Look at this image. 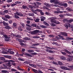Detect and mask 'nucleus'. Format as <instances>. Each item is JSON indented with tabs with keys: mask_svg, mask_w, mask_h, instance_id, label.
I'll list each match as a JSON object with an SVG mask.
<instances>
[{
	"mask_svg": "<svg viewBox=\"0 0 73 73\" xmlns=\"http://www.w3.org/2000/svg\"><path fill=\"white\" fill-rule=\"evenodd\" d=\"M68 67L69 68H71V69H73V66H68Z\"/></svg>",
	"mask_w": 73,
	"mask_h": 73,
	"instance_id": "obj_42",
	"label": "nucleus"
},
{
	"mask_svg": "<svg viewBox=\"0 0 73 73\" xmlns=\"http://www.w3.org/2000/svg\"><path fill=\"white\" fill-rule=\"evenodd\" d=\"M18 30L20 31H21L23 30V27L21 26H19L18 27Z\"/></svg>",
	"mask_w": 73,
	"mask_h": 73,
	"instance_id": "obj_21",
	"label": "nucleus"
},
{
	"mask_svg": "<svg viewBox=\"0 0 73 73\" xmlns=\"http://www.w3.org/2000/svg\"><path fill=\"white\" fill-rule=\"evenodd\" d=\"M60 5H63V6H64V7H67V4L66 3H64L63 5H62V3H60Z\"/></svg>",
	"mask_w": 73,
	"mask_h": 73,
	"instance_id": "obj_18",
	"label": "nucleus"
},
{
	"mask_svg": "<svg viewBox=\"0 0 73 73\" xmlns=\"http://www.w3.org/2000/svg\"><path fill=\"white\" fill-rule=\"evenodd\" d=\"M51 62V64H57L56 63L54 62Z\"/></svg>",
	"mask_w": 73,
	"mask_h": 73,
	"instance_id": "obj_55",
	"label": "nucleus"
},
{
	"mask_svg": "<svg viewBox=\"0 0 73 73\" xmlns=\"http://www.w3.org/2000/svg\"><path fill=\"white\" fill-rule=\"evenodd\" d=\"M72 21H73V19L70 20L68 21V23H72Z\"/></svg>",
	"mask_w": 73,
	"mask_h": 73,
	"instance_id": "obj_40",
	"label": "nucleus"
},
{
	"mask_svg": "<svg viewBox=\"0 0 73 73\" xmlns=\"http://www.w3.org/2000/svg\"><path fill=\"white\" fill-rule=\"evenodd\" d=\"M16 4L15 3H13L11 5V7H14L15 5H16Z\"/></svg>",
	"mask_w": 73,
	"mask_h": 73,
	"instance_id": "obj_46",
	"label": "nucleus"
},
{
	"mask_svg": "<svg viewBox=\"0 0 73 73\" xmlns=\"http://www.w3.org/2000/svg\"><path fill=\"white\" fill-rule=\"evenodd\" d=\"M36 23H37V22H38L40 20V19H34Z\"/></svg>",
	"mask_w": 73,
	"mask_h": 73,
	"instance_id": "obj_22",
	"label": "nucleus"
},
{
	"mask_svg": "<svg viewBox=\"0 0 73 73\" xmlns=\"http://www.w3.org/2000/svg\"><path fill=\"white\" fill-rule=\"evenodd\" d=\"M33 72L36 73H43V72H42L40 70H39L38 71L35 69H33Z\"/></svg>",
	"mask_w": 73,
	"mask_h": 73,
	"instance_id": "obj_9",
	"label": "nucleus"
},
{
	"mask_svg": "<svg viewBox=\"0 0 73 73\" xmlns=\"http://www.w3.org/2000/svg\"><path fill=\"white\" fill-rule=\"evenodd\" d=\"M13 27H14V28H17V25L16 24V23H13Z\"/></svg>",
	"mask_w": 73,
	"mask_h": 73,
	"instance_id": "obj_23",
	"label": "nucleus"
},
{
	"mask_svg": "<svg viewBox=\"0 0 73 73\" xmlns=\"http://www.w3.org/2000/svg\"><path fill=\"white\" fill-rule=\"evenodd\" d=\"M3 36L5 38L4 39L5 41H8L9 40V38H10V35H3Z\"/></svg>",
	"mask_w": 73,
	"mask_h": 73,
	"instance_id": "obj_3",
	"label": "nucleus"
},
{
	"mask_svg": "<svg viewBox=\"0 0 73 73\" xmlns=\"http://www.w3.org/2000/svg\"><path fill=\"white\" fill-rule=\"evenodd\" d=\"M40 17L41 19V21H44V20H45V19H46L45 17L42 16Z\"/></svg>",
	"mask_w": 73,
	"mask_h": 73,
	"instance_id": "obj_14",
	"label": "nucleus"
},
{
	"mask_svg": "<svg viewBox=\"0 0 73 73\" xmlns=\"http://www.w3.org/2000/svg\"><path fill=\"white\" fill-rule=\"evenodd\" d=\"M36 4H37V5H41V3L36 2Z\"/></svg>",
	"mask_w": 73,
	"mask_h": 73,
	"instance_id": "obj_52",
	"label": "nucleus"
},
{
	"mask_svg": "<svg viewBox=\"0 0 73 73\" xmlns=\"http://www.w3.org/2000/svg\"><path fill=\"white\" fill-rule=\"evenodd\" d=\"M25 49H22V53H23V54H24V51H25Z\"/></svg>",
	"mask_w": 73,
	"mask_h": 73,
	"instance_id": "obj_43",
	"label": "nucleus"
},
{
	"mask_svg": "<svg viewBox=\"0 0 73 73\" xmlns=\"http://www.w3.org/2000/svg\"><path fill=\"white\" fill-rule=\"evenodd\" d=\"M67 40H73V38H66Z\"/></svg>",
	"mask_w": 73,
	"mask_h": 73,
	"instance_id": "obj_33",
	"label": "nucleus"
},
{
	"mask_svg": "<svg viewBox=\"0 0 73 73\" xmlns=\"http://www.w3.org/2000/svg\"><path fill=\"white\" fill-rule=\"evenodd\" d=\"M39 32V31L38 30H35L31 33V34H35V35H36L37 33Z\"/></svg>",
	"mask_w": 73,
	"mask_h": 73,
	"instance_id": "obj_11",
	"label": "nucleus"
},
{
	"mask_svg": "<svg viewBox=\"0 0 73 73\" xmlns=\"http://www.w3.org/2000/svg\"><path fill=\"white\" fill-rule=\"evenodd\" d=\"M18 60H20V61H24V60L23 59H22L21 58H19Z\"/></svg>",
	"mask_w": 73,
	"mask_h": 73,
	"instance_id": "obj_54",
	"label": "nucleus"
},
{
	"mask_svg": "<svg viewBox=\"0 0 73 73\" xmlns=\"http://www.w3.org/2000/svg\"><path fill=\"white\" fill-rule=\"evenodd\" d=\"M5 1V0H3L1 2V1L0 0V4H1V3H3Z\"/></svg>",
	"mask_w": 73,
	"mask_h": 73,
	"instance_id": "obj_49",
	"label": "nucleus"
},
{
	"mask_svg": "<svg viewBox=\"0 0 73 73\" xmlns=\"http://www.w3.org/2000/svg\"><path fill=\"white\" fill-rule=\"evenodd\" d=\"M12 1V0H8L7 1V2H8V3H11Z\"/></svg>",
	"mask_w": 73,
	"mask_h": 73,
	"instance_id": "obj_56",
	"label": "nucleus"
},
{
	"mask_svg": "<svg viewBox=\"0 0 73 73\" xmlns=\"http://www.w3.org/2000/svg\"><path fill=\"white\" fill-rule=\"evenodd\" d=\"M31 26L33 27H36V24H32L31 25Z\"/></svg>",
	"mask_w": 73,
	"mask_h": 73,
	"instance_id": "obj_41",
	"label": "nucleus"
},
{
	"mask_svg": "<svg viewBox=\"0 0 73 73\" xmlns=\"http://www.w3.org/2000/svg\"><path fill=\"white\" fill-rule=\"evenodd\" d=\"M13 36H15V37H19V38H21V36L17 34H15V35H13Z\"/></svg>",
	"mask_w": 73,
	"mask_h": 73,
	"instance_id": "obj_16",
	"label": "nucleus"
},
{
	"mask_svg": "<svg viewBox=\"0 0 73 73\" xmlns=\"http://www.w3.org/2000/svg\"><path fill=\"white\" fill-rule=\"evenodd\" d=\"M56 10L57 11H54V13H59V12H60V9L57 8L56 9Z\"/></svg>",
	"mask_w": 73,
	"mask_h": 73,
	"instance_id": "obj_17",
	"label": "nucleus"
},
{
	"mask_svg": "<svg viewBox=\"0 0 73 73\" xmlns=\"http://www.w3.org/2000/svg\"><path fill=\"white\" fill-rule=\"evenodd\" d=\"M41 27L42 28H46V26H45L44 25H41Z\"/></svg>",
	"mask_w": 73,
	"mask_h": 73,
	"instance_id": "obj_61",
	"label": "nucleus"
},
{
	"mask_svg": "<svg viewBox=\"0 0 73 73\" xmlns=\"http://www.w3.org/2000/svg\"><path fill=\"white\" fill-rule=\"evenodd\" d=\"M17 69H18V70H22V71H23V69L20 68L19 67V66H17Z\"/></svg>",
	"mask_w": 73,
	"mask_h": 73,
	"instance_id": "obj_32",
	"label": "nucleus"
},
{
	"mask_svg": "<svg viewBox=\"0 0 73 73\" xmlns=\"http://www.w3.org/2000/svg\"><path fill=\"white\" fill-rule=\"evenodd\" d=\"M48 58L50 60H53L54 59V58H53V57H48Z\"/></svg>",
	"mask_w": 73,
	"mask_h": 73,
	"instance_id": "obj_47",
	"label": "nucleus"
},
{
	"mask_svg": "<svg viewBox=\"0 0 73 73\" xmlns=\"http://www.w3.org/2000/svg\"><path fill=\"white\" fill-rule=\"evenodd\" d=\"M16 15H18V16H23V17H24V16H25L23 15L21 13L17 12L16 13H14L15 17L16 19H19V16Z\"/></svg>",
	"mask_w": 73,
	"mask_h": 73,
	"instance_id": "obj_2",
	"label": "nucleus"
},
{
	"mask_svg": "<svg viewBox=\"0 0 73 73\" xmlns=\"http://www.w3.org/2000/svg\"><path fill=\"white\" fill-rule=\"evenodd\" d=\"M8 52H9V53H10V54H14V53H15V52H13V51L9 52V51H8Z\"/></svg>",
	"mask_w": 73,
	"mask_h": 73,
	"instance_id": "obj_44",
	"label": "nucleus"
},
{
	"mask_svg": "<svg viewBox=\"0 0 73 73\" xmlns=\"http://www.w3.org/2000/svg\"><path fill=\"white\" fill-rule=\"evenodd\" d=\"M33 4L34 5H35V6L32 7L31 6H30V7L32 9L33 8V7H34L35 8H38V5L36 6V3H34Z\"/></svg>",
	"mask_w": 73,
	"mask_h": 73,
	"instance_id": "obj_10",
	"label": "nucleus"
},
{
	"mask_svg": "<svg viewBox=\"0 0 73 73\" xmlns=\"http://www.w3.org/2000/svg\"><path fill=\"white\" fill-rule=\"evenodd\" d=\"M25 55H26V56H29V57H32L31 55V54L28 53H26V54H25Z\"/></svg>",
	"mask_w": 73,
	"mask_h": 73,
	"instance_id": "obj_27",
	"label": "nucleus"
},
{
	"mask_svg": "<svg viewBox=\"0 0 73 73\" xmlns=\"http://www.w3.org/2000/svg\"><path fill=\"white\" fill-rule=\"evenodd\" d=\"M61 53H62V54H63V55H66V53L65 52H61Z\"/></svg>",
	"mask_w": 73,
	"mask_h": 73,
	"instance_id": "obj_51",
	"label": "nucleus"
},
{
	"mask_svg": "<svg viewBox=\"0 0 73 73\" xmlns=\"http://www.w3.org/2000/svg\"><path fill=\"white\" fill-rule=\"evenodd\" d=\"M60 68L62 69H63V70H70V69L68 68L65 66H61Z\"/></svg>",
	"mask_w": 73,
	"mask_h": 73,
	"instance_id": "obj_8",
	"label": "nucleus"
},
{
	"mask_svg": "<svg viewBox=\"0 0 73 73\" xmlns=\"http://www.w3.org/2000/svg\"><path fill=\"white\" fill-rule=\"evenodd\" d=\"M5 17L7 19H10L11 18V17L9 16V15H5Z\"/></svg>",
	"mask_w": 73,
	"mask_h": 73,
	"instance_id": "obj_28",
	"label": "nucleus"
},
{
	"mask_svg": "<svg viewBox=\"0 0 73 73\" xmlns=\"http://www.w3.org/2000/svg\"><path fill=\"white\" fill-rule=\"evenodd\" d=\"M24 40H23V42H26V40H31V39L30 38H28L27 37H26L25 38H24Z\"/></svg>",
	"mask_w": 73,
	"mask_h": 73,
	"instance_id": "obj_12",
	"label": "nucleus"
},
{
	"mask_svg": "<svg viewBox=\"0 0 73 73\" xmlns=\"http://www.w3.org/2000/svg\"><path fill=\"white\" fill-rule=\"evenodd\" d=\"M60 59L62 60H66V58L65 57L62 56L60 57Z\"/></svg>",
	"mask_w": 73,
	"mask_h": 73,
	"instance_id": "obj_26",
	"label": "nucleus"
},
{
	"mask_svg": "<svg viewBox=\"0 0 73 73\" xmlns=\"http://www.w3.org/2000/svg\"><path fill=\"white\" fill-rule=\"evenodd\" d=\"M2 72H3V73H9V72H8L7 71H5L4 70H3L2 71Z\"/></svg>",
	"mask_w": 73,
	"mask_h": 73,
	"instance_id": "obj_29",
	"label": "nucleus"
},
{
	"mask_svg": "<svg viewBox=\"0 0 73 73\" xmlns=\"http://www.w3.org/2000/svg\"><path fill=\"white\" fill-rule=\"evenodd\" d=\"M61 35H63V36H67V34H66L65 33H61Z\"/></svg>",
	"mask_w": 73,
	"mask_h": 73,
	"instance_id": "obj_20",
	"label": "nucleus"
},
{
	"mask_svg": "<svg viewBox=\"0 0 73 73\" xmlns=\"http://www.w3.org/2000/svg\"><path fill=\"white\" fill-rule=\"evenodd\" d=\"M3 25H4L5 26L8 25V24L5 22L4 21L3 22Z\"/></svg>",
	"mask_w": 73,
	"mask_h": 73,
	"instance_id": "obj_24",
	"label": "nucleus"
},
{
	"mask_svg": "<svg viewBox=\"0 0 73 73\" xmlns=\"http://www.w3.org/2000/svg\"><path fill=\"white\" fill-rule=\"evenodd\" d=\"M3 65L4 66L5 69H8L10 70L11 69L9 68H11V65H10V64H8V65L7 64H3Z\"/></svg>",
	"mask_w": 73,
	"mask_h": 73,
	"instance_id": "obj_5",
	"label": "nucleus"
},
{
	"mask_svg": "<svg viewBox=\"0 0 73 73\" xmlns=\"http://www.w3.org/2000/svg\"><path fill=\"white\" fill-rule=\"evenodd\" d=\"M24 63L25 64H29V62H28L27 61H26L24 62Z\"/></svg>",
	"mask_w": 73,
	"mask_h": 73,
	"instance_id": "obj_57",
	"label": "nucleus"
},
{
	"mask_svg": "<svg viewBox=\"0 0 73 73\" xmlns=\"http://www.w3.org/2000/svg\"><path fill=\"white\" fill-rule=\"evenodd\" d=\"M27 7V6L26 5H23L22 6V8H23V9H26Z\"/></svg>",
	"mask_w": 73,
	"mask_h": 73,
	"instance_id": "obj_36",
	"label": "nucleus"
},
{
	"mask_svg": "<svg viewBox=\"0 0 73 73\" xmlns=\"http://www.w3.org/2000/svg\"><path fill=\"white\" fill-rule=\"evenodd\" d=\"M65 27L66 28H68V27H71V28H72V31H73V25H71L70 24L66 23V25L65 26Z\"/></svg>",
	"mask_w": 73,
	"mask_h": 73,
	"instance_id": "obj_4",
	"label": "nucleus"
},
{
	"mask_svg": "<svg viewBox=\"0 0 73 73\" xmlns=\"http://www.w3.org/2000/svg\"><path fill=\"white\" fill-rule=\"evenodd\" d=\"M9 61L10 62H12V63H13V62H15V61L13 60H10Z\"/></svg>",
	"mask_w": 73,
	"mask_h": 73,
	"instance_id": "obj_64",
	"label": "nucleus"
},
{
	"mask_svg": "<svg viewBox=\"0 0 73 73\" xmlns=\"http://www.w3.org/2000/svg\"><path fill=\"white\" fill-rule=\"evenodd\" d=\"M55 0H51L50 1V3H54Z\"/></svg>",
	"mask_w": 73,
	"mask_h": 73,
	"instance_id": "obj_58",
	"label": "nucleus"
},
{
	"mask_svg": "<svg viewBox=\"0 0 73 73\" xmlns=\"http://www.w3.org/2000/svg\"><path fill=\"white\" fill-rule=\"evenodd\" d=\"M21 25L22 27H24V26H25V24L24 23H21Z\"/></svg>",
	"mask_w": 73,
	"mask_h": 73,
	"instance_id": "obj_34",
	"label": "nucleus"
},
{
	"mask_svg": "<svg viewBox=\"0 0 73 73\" xmlns=\"http://www.w3.org/2000/svg\"><path fill=\"white\" fill-rule=\"evenodd\" d=\"M26 29L27 30H28V31H31V28L30 27H26Z\"/></svg>",
	"mask_w": 73,
	"mask_h": 73,
	"instance_id": "obj_39",
	"label": "nucleus"
},
{
	"mask_svg": "<svg viewBox=\"0 0 73 73\" xmlns=\"http://www.w3.org/2000/svg\"><path fill=\"white\" fill-rule=\"evenodd\" d=\"M59 38L61 39V40H65V38H63V36H60L59 37Z\"/></svg>",
	"mask_w": 73,
	"mask_h": 73,
	"instance_id": "obj_37",
	"label": "nucleus"
},
{
	"mask_svg": "<svg viewBox=\"0 0 73 73\" xmlns=\"http://www.w3.org/2000/svg\"><path fill=\"white\" fill-rule=\"evenodd\" d=\"M50 68H51V69H54V70H56L57 69L55 68L54 67H53L52 66H50Z\"/></svg>",
	"mask_w": 73,
	"mask_h": 73,
	"instance_id": "obj_48",
	"label": "nucleus"
},
{
	"mask_svg": "<svg viewBox=\"0 0 73 73\" xmlns=\"http://www.w3.org/2000/svg\"><path fill=\"white\" fill-rule=\"evenodd\" d=\"M49 19L50 20V22L51 23L50 24L51 26L52 27H54V26H56V25L54 23H53L56 24H59L60 23L58 21H57L56 20H57V18L56 17H52L49 18Z\"/></svg>",
	"mask_w": 73,
	"mask_h": 73,
	"instance_id": "obj_1",
	"label": "nucleus"
},
{
	"mask_svg": "<svg viewBox=\"0 0 73 73\" xmlns=\"http://www.w3.org/2000/svg\"><path fill=\"white\" fill-rule=\"evenodd\" d=\"M15 3L16 4H21V2L17 1L15 2Z\"/></svg>",
	"mask_w": 73,
	"mask_h": 73,
	"instance_id": "obj_53",
	"label": "nucleus"
},
{
	"mask_svg": "<svg viewBox=\"0 0 73 73\" xmlns=\"http://www.w3.org/2000/svg\"><path fill=\"white\" fill-rule=\"evenodd\" d=\"M5 28L7 29H10V27L9 26H7L5 27Z\"/></svg>",
	"mask_w": 73,
	"mask_h": 73,
	"instance_id": "obj_30",
	"label": "nucleus"
},
{
	"mask_svg": "<svg viewBox=\"0 0 73 73\" xmlns=\"http://www.w3.org/2000/svg\"><path fill=\"white\" fill-rule=\"evenodd\" d=\"M69 58H67V60L68 61H69L70 62V61H73V56H69Z\"/></svg>",
	"mask_w": 73,
	"mask_h": 73,
	"instance_id": "obj_6",
	"label": "nucleus"
},
{
	"mask_svg": "<svg viewBox=\"0 0 73 73\" xmlns=\"http://www.w3.org/2000/svg\"><path fill=\"white\" fill-rule=\"evenodd\" d=\"M0 60H2V61H5V59H4V58L3 57H0Z\"/></svg>",
	"mask_w": 73,
	"mask_h": 73,
	"instance_id": "obj_38",
	"label": "nucleus"
},
{
	"mask_svg": "<svg viewBox=\"0 0 73 73\" xmlns=\"http://www.w3.org/2000/svg\"><path fill=\"white\" fill-rule=\"evenodd\" d=\"M11 71H12V72H16V71H17V70H16L13 69V68L11 69Z\"/></svg>",
	"mask_w": 73,
	"mask_h": 73,
	"instance_id": "obj_45",
	"label": "nucleus"
},
{
	"mask_svg": "<svg viewBox=\"0 0 73 73\" xmlns=\"http://www.w3.org/2000/svg\"><path fill=\"white\" fill-rule=\"evenodd\" d=\"M52 44H53L54 45H58V43L56 42H53L52 43Z\"/></svg>",
	"mask_w": 73,
	"mask_h": 73,
	"instance_id": "obj_35",
	"label": "nucleus"
},
{
	"mask_svg": "<svg viewBox=\"0 0 73 73\" xmlns=\"http://www.w3.org/2000/svg\"><path fill=\"white\" fill-rule=\"evenodd\" d=\"M33 46H37V45H39V43H37L36 44H33Z\"/></svg>",
	"mask_w": 73,
	"mask_h": 73,
	"instance_id": "obj_60",
	"label": "nucleus"
},
{
	"mask_svg": "<svg viewBox=\"0 0 73 73\" xmlns=\"http://www.w3.org/2000/svg\"><path fill=\"white\" fill-rule=\"evenodd\" d=\"M4 13H8V11L7 10H4Z\"/></svg>",
	"mask_w": 73,
	"mask_h": 73,
	"instance_id": "obj_62",
	"label": "nucleus"
},
{
	"mask_svg": "<svg viewBox=\"0 0 73 73\" xmlns=\"http://www.w3.org/2000/svg\"><path fill=\"white\" fill-rule=\"evenodd\" d=\"M44 5H46V7H50L51 6H52V7H54V5L53 4L50 5L49 3H44Z\"/></svg>",
	"mask_w": 73,
	"mask_h": 73,
	"instance_id": "obj_7",
	"label": "nucleus"
},
{
	"mask_svg": "<svg viewBox=\"0 0 73 73\" xmlns=\"http://www.w3.org/2000/svg\"><path fill=\"white\" fill-rule=\"evenodd\" d=\"M8 58L9 59H12V56H8Z\"/></svg>",
	"mask_w": 73,
	"mask_h": 73,
	"instance_id": "obj_63",
	"label": "nucleus"
},
{
	"mask_svg": "<svg viewBox=\"0 0 73 73\" xmlns=\"http://www.w3.org/2000/svg\"><path fill=\"white\" fill-rule=\"evenodd\" d=\"M44 24L45 25H46V26H49V25L48 23H47L46 22H43Z\"/></svg>",
	"mask_w": 73,
	"mask_h": 73,
	"instance_id": "obj_25",
	"label": "nucleus"
},
{
	"mask_svg": "<svg viewBox=\"0 0 73 73\" xmlns=\"http://www.w3.org/2000/svg\"><path fill=\"white\" fill-rule=\"evenodd\" d=\"M63 50L64 52H65L67 53H68V54H71V52L68 51V50H66V49H64Z\"/></svg>",
	"mask_w": 73,
	"mask_h": 73,
	"instance_id": "obj_15",
	"label": "nucleus"
},
{
	"mask_svg": "<svg viewBox=\"0 0 73 73\" xmlns=\"http://www.w3.org/2000/svg\"><path fill=\"white\" fill-rule=\"evenodd\" d=\"M66 10H67V11H71V10H70V9L69 8H67L66 9Z\"/></svg>",
	"mask_w": 73,
	"mask_h": 73,
	"instance_id": "obj_59",
	"label": "nucleus"
},
{
	"mask_svg": "<svg viewBox=\"0 0 73 73\" xmlns=\"http://www.w3.org/2000/svg\"><path fill=\"white\" fill-rule=\"evenodd\" d=\"M54 3V4H57L58 3V2L57 1L55 0Z\"/></svg>",
	"mask_w": 73,
	"mask_h": 73,
	"instance_id": "obj_50",
	"label": "nucleus"
},
{
	"mask_svg": "<svg viewBox=\"0 0 73 73\" xmlns=\"http://www.w3.org/2000/svg\"><path fill=\"white\" fill-rule=\"evenodd\" d=\"M35 11H38V12H40L41 15H44V13H43V12H42V11L38 9H36L35 10Z\"/></svg>",
	"mask_w": 73,
	"mask_h": 73,
	"instance_id": "obj_13",
	"label": "nucleus"
},
{
	"mask_svg": "<svg viewBox=\"0 0 73 73\" xmlns=\"http://www.w3.org/2000/svg\"><path fill=\"white\" fill-rule=\"evenodd\" d=\"M29 66H32V67L33 68H36V65H35V64H29Z\"/></svg>",
	"mask_w": 73,
	"mask_h": 73,
	"instance_id": "obj_19",
	"label": "nucleus"
},
{
	"mask_svg": "<svg viewBox=\"0 0 73 73\" xmlns=\"http://www.w3.org/2000/svg\"><path fill=\"white\" fill-rule=\"evenodd\" d=\"M29 15L30 16H34V14L30 13L29 14Z\"/></svg>",
	"mask_w": 73,
	"mask_h": 73,
	"instance_id": "obj_31",
	"label": "nucleus"
}]
</instances>
